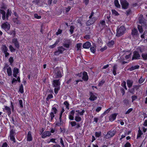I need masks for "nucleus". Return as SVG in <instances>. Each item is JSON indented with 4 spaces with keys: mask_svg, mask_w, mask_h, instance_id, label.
<instances>
[{
    "mask_svg": "<svg viewBox=\"0 0 147 147\" xmlns=\"http://www.w3.org/2000/svg\"><path fill=\"white\" fill-rule=\"evenodd\" d=\"M9 62L11 65L13 62V57H11L9 59Z\"/></svg>",
    "mask_w": 147,
    "mask_h": 147,
    "instance_id": "nucleus-51",
    "label": "nucleus"
},
{
    "mask_svg": "<svg viewBox=\"0 0 147 147\" xmlns=\"http://www.w3.org/2000/svg\"><path fill=\"white\" fill-rule=\"evenodd\" d=\"M9 48L10 51L12 52H14L16 51L15 49L11 45H10L9 46Z\"/></svg>",
    "mask_w": 147,
    "mask_h": 147,
    "instance_id": "nucleus-44",
    "label": "nucleus"
},
{
    "mask_svg": "<svg viewBox=\"0 0 147 147\" xmlns=\"http://www.w3.org/2000/svg\"><path fill=\"white\" fill-rule=\"evenodd\" d=\"M122 7L123 9H127L128 8L129 3L126 0H120Z\"/></svg>",
    "mask_w": 147,
    "mask_h": 147,
    "instance_id": "nucleus-7",
    "label": "nucleus"
},
{
    "mask_svg": "<svg viewBox=\"0 0 147 147\" xmlns=\"http://www.w3.org/2000/svg\"><path fill=\"white\" fill-rule=\"evenodd\" d=\"M52 111H53V112L55 114H56L57 113V111L56 108L55 107H52Z\"/></svg>",
    "mask_w": 147,
    "mask_h": 147,
    "instance_id": "nucleus-52",
    "label": "nucleus"
},
{
    "mask_svg": "<svg viewBox=\"0 0 147 147\" xmlns=\"http://www.w3.org/2000/svg\"><path fill=\"white\" fill-rule=\"evenodd\" d=\"M52 84L54 87L55 88L54 89L55 93L56 94L58 93V91L60 90V82L59 80H55L53 81Z\"/></svg>",
    "mask_w": 147,
    "mask_h": 147,
    "instance_id": "nucleus-2",
    "label": "nucleus"
},
{
    "mask_svg": "<svg viewBox=\"0 0 147 147\" xmlns=\"http://www.w3.org/2000/svg\"><path fill=\"white\" fill-rule=\"evenodd\" d=\"M82 79L85 81H87L88 80V76L87 73L84 71L83 73Z\"/></svg>",
    "mask_w": 147,
    "mask_h": 147,
    "instance_id": "nucleus-18",
    "label": "nucleus"
},
{
    "mask_svg": "<svg viewBox=\"0 0 147 147\" xmlns=\"http://www.w3.org/2000/svg\"><path fill=\"white\" fill-rule=\"evenodd\" d=\"M101 136V132L100 131L96 132L95 133V136L96 137H99Z\"/></svg>",
    "mask_w": 147,
    "mask_h": 147,
    "instance_id": "nucleus-34",
    "label": "nucleus"
},
{
    "mask_svg": "<svg viewBox=\"0 0 147 147\" xmlns=\"http://www.w3.org/2000/svg\"><path fill=\"white\" fill-rule=\"evenodd\" d=\"M34 17L35 18L38 19H39L41 18V16H38L37 14H34Z\"/></svg>",
    "mask_w": 147,
    "mask_h": 147,
    "instance_id": "nucleus-58",
    "label": "nucleus"
},
{
    "mask_svg": "<svg viewBox=\"0 0 147 147\" xmlns=\"http://www.w3.org/2000/svg\"><path fill=\"white\" fill-rule=\"evenodd\" d=\"M65 50V48L61 46L57 48V50L54 52V55H59L60 54H62L63 52Z\"/></svg>",
    "mask_w": 147,
    "mask_h": 147,
    "instance_id": "nucleus-8",
    "label": "nucleus"
},
{
    "mask_svg": "<svg viewBox=\"0 0 147 147\" xmlns=\"http://www.w3.org/2000/svg\"><path fill=\"white\" fill-rule=\"evenodd\" d=\"M94 47H96L95 45H94V46L92 47H91L90 48V50L91 52L93 53H94L96 51V49L94 48Z\"/></svg>",
    "mask_w": 147,
    "mask_h": 147,
    "instance_id": "nucleus-38",
    "label": "nucleus"
},
{
    "mask_svg": "<svg viewBox=\"0 0 147 147\" xmlns=\"http://www.w3.org/2000/svg\"><path fill=\"white\" fill-rule=\"evenodd\" d=\"M137 50L139 51L140 52L142 53L145 51V47L144 46L142 45L138 47L137 48Z\"/></svg>",
    "mask_w": 147,
    "mask_h": 147,
    "instance_id": "nucleus-16",
    "label": "nucleus"
},
{
    "mask_svg": "<svg viewBox=\"0 0 147 147\" xmlns=\"http://www.w3.org/2000/svg\"><path fill=\"white\" fill-rule=\"evenodd\" d=\"M111 109V108H110L106 110L105 112L103 113V114L105 115L106 114L108 113Z\"/></svg>",
    "mask_w": 147,
    "mask_h": 147,
    "instance_id": "nucleus-59",
    "label": "nucleus"
},
{
    "mask_svg": "<svg viewBox=\"0 0 147 147\" xmlns=\"http://www.w3.org/2000/svg\"><path fill=\"white\" fill-rule=\"evenodd\" d=\"M90 97L89 99V100L91 101H94L96 100L97 98V97L92 92H90Z\"/></svg>",
    "mask_w": 147,
    "mask_h": 147,
    "instance_id": "nucleus-13",
    "label": "nucleus"
},
{
    "mask_svg": "<svg viewBox=\"0 0 147 147\" xmlns=\"http://www.w3.org/2000/svg\"><path fill=\"white\" fill-rule=\"evenodd\" d=\"M8 50V49L5 45H4L3 46L2 49V51L3 53L7 52Z\"/></svg>",
    "mask_w": 147,
    "mask_h": 147,
    "instance_id": "nucleus-36",
    "label": "nucleus"
},
{
    "mask_svg": "<svg viewBox=\"0 0 147 147\" xmlns=\"http://www.w3.org/2000/svg\"><path fill=\"white\" fill-rule=\"evenodd\" d=\"M13 76L15 78L17 77V74L19 73V69L16 67H14L13 69Z\"/></svg>",
    "mask_w": 147,
    "mask_h": 147,
    "instance_id": "nucleus-21",
    "label": "nucleus"
},
{
    "mask_svg": "<svg viewBox=\"0 0 147 147\" xmlns=\"http://www.w3.org/2000/svg\"><path fill=\"white\" fill-rule=\"evenodd\" d=\"M13 20L14 23L16 24H20V21L17 18H13Z\"/></svg>",
    "mask_w": 147,
    "mask_h": 147,
    "instance_id": "nucleus-29",
    "label": "nucleus"
},
{
    "mask_svg": "<svg viewBox=\"0 0 147 147\" xmlns=\"http://www.w3.org/2000/svg\"><path fill=\"white\" fill-rule=\"evenodd\" d=\"M64 104L66 106V108H67L68 109H69V104L68 102L66 101H65L64 102Z\"/></svg>",
    "mask_w": 147,
    "mask_h": 147,
    "instance_id": "nucleus-56",
    "label": "nucleus"
},
{
    "mask_svg": "<svg viewBox=\"0 0 147 147\" xmlns=\"http://www.w3.org/2000/svg\"><path fill=\"white\" fill-rule=\"evenodd\" d=\"M114 3L116 7L118 8H120L121 6L119 3V1L118 0H115L114 1Z\"/></svg>",
    "mask_w": 147,
    "mask_h": 147,
    "instance_id": "nucleus-27",
    "label": "nucleus"
},
{
    "mask_svg": "<svg viewBox=\"0 0 147 147\" xmlns=\"http://www.w3.org/2000/svg\"><path fill=\"white\" fill-rule=\"evenodd\" d=\"M139 22L141 24V26L146 29L147 28V20L144 19L142 15L141 14L138 18Z\"/></svg>",
    "mask_w": 147,
    "mask_h": 147,
    "instance_id": "nucleus-3",
    "label": "nucleus"
},
{
    "mask_svg": "<svg viewBox=\"0 0 147 147\" xmlns=\"http://www.w3.org/2000/svg\"><path fill=\"white\" fill-rule=\"evenodd\" d=\"M112 12L113 14L115 16H118L119 15V14L118 12L114 9H112Z\"/></svg>",
    "mask_w": 147,
    "mask_h": 147,
    "instance_id": "nucleus-41",
    "label": "nucleus"
},
{
    "mask_svg": "<svg viewBox=\"0 0 147 147\" xmlns=\"http://www.w3.org/2000/svg\"><path fill=\"white\" fill-rule=\"evenodd\" d=\"M116 133V131L114 130L108 132L105 137L106 139H109L113 136Z\"/></svg>",
    "mask_w": 147,
    "mask_h": 147,
    "instance_id": "nucleus-6",
    "label": "nucleus"
},
{
    "mask_svg": "<svg viewBox=\"0 0 147 147\" xmlns=\"http://www.w3.org/2000/svg\"><path fill=\"white\" fill-rule=\"evenodd\" d=\"M53 96L52 94H49L48 95L47 97L46 98L47 101H49L50 99L53 98Z\"/></svg>",
    "mask_w": 147,
    "mask_h": 147,
    "instance_id": "nucleus-42",
    "label": "nucleus"
},
{
    "mask_svg": "<svg viewBox=\"0 0 147 147\" xmlns=\"http://www.w3.org/2000/svg\"><path fill=\"white\" fill-rule=\"evenodd\" d=\"M23 88V86L22 84L20 85L19 90V91L21 93H23L24 92Z\"/></svg>",
    "mask_w": 147,
    "mask_h": 147,
    "instance_id": "nucleus-40",
    "label": "nucleus"
},
{
    "mask_svg": "<svg viewBox=\"0 0 147 147\" xmlns=\"http://www.w3.org/2000/svg\"><path fill=\"white\" fill-rule=\"evenodd\" d=\"M100 24L101 25L102 27H105L106 25H105V20H101L100 22Z\"/></svg>",
    "mask_w": 147,
    "mask_h": 147,
    "instance_id": "nucleus-43",
    "label": "nucleus"
},
{
    "mask_svg": "<svg viewBox=\"0 0 147 147\" xmlns=\"http://www.w3.org/2000/svg\"><path fill=\"white\" fill-rule=\"evenodd\" d=\"M141 85H134L133 87L134 88L135 90H136L137 91L139 89V88L140 87Z\"/></svg>",
    "mask_w": 147,
    "mask_h": 147,
    "instance_id": "nucleus-45",
    "label": "nucleus"
},
{
    "mask_svg": "<svg viewBox=\"0 0 147 147\" xmlns=\"http://www.w3.org/2000/svg\"><path fill=\"white\" fill-rule=\"evenodd\" d=\"M140 55L139 52L137 51H135L133 52V56L132 57V59H140Z\"/></svg>",
    "mask_w": 147,
    "mask_h": 147,
    "instance_id": "nucleus-10",
    "label": "nucleus"
},
{
    "mask_svg": "<svg viewBox=\"0 0 147 147\" xmlns=\"http://www.w3.org/2000/svg\"><path fill=\"white\" fill-rule=\"evenodd\" d=\"M142 56L144 60H147V53H142Z\"/></svg>",
    "mask_w": 147,
    "mask_h": 147,
    "instance_id": "nucleus-32",
    "label": "nucleus"
},
{
    "mask_svg": "<svg viewBox=\"0 0 147 147\" xmlns=\"http://www.w3.org/2000/svg\"><path fill=\"white\" fill-rule=\"evenodd\" d=\"M70 45L68 44L64 43L63 45L64 47L66 48H69V47Z\"/></svg>",
    "mask_w": 147,
    "mask_h": 147,
    "instance_id": "nucleus-61",
    "label": "nucleus"
},
{
    "mask_svg": "<svg viewBox=\"0 0 147 147\" xmlns=\"http://www.w3.org/2000/svg\"><path fill=\"white\" fill-rule=\"evenodd\" d=\"M131 13V11L130 9H129L127 11H126V14L127 16L129 15Z\"/></svg>",
    "mask_w": 147,
    "mask_h": 147,
    "instance_id": "nucleus-53",
    "label": "nucleus"
},
{
    "mask_svg": "<svg viewBox=\"0 0 147 147\" xmlns=\"http://www.w3.org/2000/svg\"><path fill=\"white\" fill-rule=\"evenodd\" d=\"M10 25L7 22L3 23L1 25V28L6 31H8L10 29Z\"/></svg>",
    "mask_w": 147,
    "mask_h": 147,
    "instance_id": "nucleus-9",
    "label": "nucleus"
},
{
    "mask_svg": "<svg viewBox=\"0 0 147 147\" xmlns=\"http://www.w3.org/2000/svg\"><path fill=\"white\" fill-rule=\"evenodd\" d=\"M5 109L6 110V112L7 113L8 115H9L11 113V109L9 107L5 106Z\"/></svg>",
    "mask_w": 147,
    "mask_h": 147,
    "instance_id": "nucleus-24",
    "label": "nucleus"
},
{
    "mask_svg": "<svg viewBox=\"0 0 147 147\" xmlns=\"http://www.w3.org/2000/svg\"><path fill=\"white\" fill-rule=\"evenodd\" d=\"M114 44V42L113 40H111L108 43V46L109 47H112Z\"/></svg>",
    "mask_w": 147,
    "mask_h": 147,
    "instance_id": "nucleus-35",
    "label": "nucleus"
},
{
    "mask_svg": "<svg viewBox=\"0 0 147 147\" xmlns=\"http://www.w3.org/2000/svg\"><path fill=\"white\" fill-rule=\"evenodd\" d=\"M32 132L29 131L27 134V140L28 141H32Z\"/></svg>",
    "mask_w": 147,
    "mask_h": 147,
    "instance_id": "nucleus-17",
    "label": "nucleus"
},
{
    "mask_svg": "<svg viewBox=\"0 0 147 147\" xmlns=\"http://www.w3.org/2000/svg\"><path fill=\"white\" fill-rule=\"evenodd\" d=\"M54 77L55 78H61L62 76L61 72L58 68H55L54 71Z\"/></svg>",
    "mask_w": 147,
    "mask_h": 147,
    "instance_id": "nucleus-5",
    "label": "nucleus"
},
{
    "mask_svg": "<svg viewBox=\"0 0 147 147\" xmlns=\"http://www.w3.org/2000/svg\"><path fill=\"white\" fill-rule=\"evenodd\" d=\"M76 115H77L75 117V120L77 122H79L81 120V118L79 117H78L79 115L78 114H76Z\"/></svg>",
    "mask_w": 147,
    "mask_h": 147,
    "instance_id": "nucleus-30",
    "label": "nucleus"
},
{
    "mask_svg": "<svg viewBox=\"0 0 147 147\" xmlns=\"http://www.w3.org/2000/svg\"><path fill=\"white\" fill-rule=\"evenodd\" d=\"M70 29L69 30V31L70 32L71 34H72L74 32V29L75 27L73 26H70Z\"/></svg>",
    "mask_w": 147,
    "mask_h": 147,
    "instance_id": "nucleus-39",
    "label": "nucleus"
},
{
    "mask_svg": "<svg viewBox=\"0 0 147 147\" xmlns=\"http://www.w3.org/2000/svg\"><path fill=\"white\" fill-rule=\"evenodd\" d=\"M107 47L106 46H105L103 48H101L100 49V51L102 52L104 51L105 50H106L107 49Z\"/></svg>",
    "mask_w": 147,
    "mask_h": 147,
    "instance_id": "nucleus-63",
    "label": "nucleus"
},
{
    "mask_svg": "<svg viewBox=\"0 0 147 147\" xmlns=\"http://www.w3.org/2000/svg\"><path fill=\"white\" fill-rule=\"evenodd\" d=\"M12 42L14 45L15 47L19 49L20 47L19 43L17 39L16 38H13L12 39Z\"/></svg>",
    "mask_w": 147,
    "mask_h": 147,
    "instance_id": "nucleus-12",
    "label": "nucleus"
},
{
    "mask_svg": "<svg viewBox=\"0 0 147 147\" xmlns=\"http://www.w3.org/2000/svg\"><path fill=\"white\" fill-rule=\"evenodd\" d=\"M55 117L54 113L53 112H51L50 113V117H51V119L50 121H52Z\"/></svg>",
    "mask_w": 147,
    "mask_h": 147,
    "instance_id": "nucleus-37",
    "label": "nucleus"
},
{
    "mask_svg": "<svg viewBox=\"0 0 147 147\" xmlns=\"http://www.w3.org/2000/svg\"><path fill=\"white\" fill-rule=\"evenodd\" d=\"M117 115V114L115 113L110 115L109 117L110 121H112L115 120L116 119Z\"/></svg>",
    "mask_w": 147,
    "mask_h": 147,
    "instance_id": "nucleus-20",
    "label": "nucleus"
},
{
    "mask_svg": "<svg viewBox=\"0 0 147 147\" xmlns=\"http://www.w3.org/2000/svg\"><path fill=\"white\" fill-rule=\"evenodd\" d=\"M70 124L72 127L74 126L77 125L75 121H71L70 122Z\"/></svg>",
    "mask_w": 147,
    "mask_h": 147,
    "instance_id": "nucleus-55",
    "label": "nucleus"
},
{
    "mask_svg": "<svg viewBox=\"0 0 147 147\" xmlns=\"http://www.w3.org/2000/svg\"><path fill=\"white\" fill-rule=\"evenodd\" d=\"M11 11H10L9 9L7 10V13L6 14V18L8 20V17L11 15Z\"/></svg>",
    "mask_w": 147,
    "mask_h": 147,
    "instance_id": "nucleus-28",
    "label": "nucleus"
},
{
    "mask_svg": "<svg viewBox=\"0 0 147 147\" xmlns=\"http://www.w3.org/2000/svg\"><path fill=\"white\" fill-rule=\"evenodd\" d=\"M13 127H11L10 131L9 137L10 140L12 141L13 142H16L15 138L14 137L15 135H16V133L15 132V129L13 128Z\"/></svg>",
    "mask_w": 147,
    "mask_h": 147,
    "instance_id": "nucleus-4",
    "label": "nucleus"
},
{
    "mask_svg": "<svg viewBox=\"0 0 147 147\" xmlns=\"http://www.w3.org/2000/svg\"><path fill=\"white\" fill-rule=\"evenodd\" d=\"M117 64H115L113 67L112 72L114 76H115L116 74V71L117 69Z\"/></svg>",
    "mask_w": 147,
    "mask_h": 147,
    "instance_id": "nucleus-19",
    "label": "nucleus"
},
{
    "mask_svg": "<svg viewBox=\"0 0 147 147\" xmlns=\"http://www.w3.org/2000/svg\"><path fill=\"white\" fill-rule=\"evenodd\" d=\"M82 45L81 43H78L76 45L77 48L78 49V50H80L81 47Z\"/></svg>",
    "mask_w": 147,
    "mask_h": 147,
    "instance_id": "nucleus-46",
    "label": "nucleus"
},
{
    "mask_svg": "<svg viewBox=\"0 0 147 147\" xmlns=\"http://www.w3.org/2000/svg\"><path fill=\"white\" fill-rule=\"evenodd\" d=\"M128 91L129 92L133 94H134V92L135 91V90L134 89V88H133L131 89H129L128 90Z\"/></svg>",
    "mask_w": 147,
    "mask_h": 147,
    "instance_id": "nucleus-48",
    "label": "nucleus"
},
{
    "mask_svg": "<svg viewBox=\"0 0 147 147\" xmlns=\"http://www.w3.org/2000/svg\"><path fill=\"white\" fill-rule=\"evenodd\" d=\"M133 110L132 108H130L126 112L125 114H128L130 113Z\"/></svg>",
    "mask_w": 147,
    "mask_h": 147,
    "instance_id": "nucleus-57",
    "label": "nucleus"
},
{
    "mask_svg": "<svg viewBox=\"0 0 147 147\" xmlns=\"http://www.w3.org/2000/svg\"><path fill=\"white\" fill-rule=\"evenodd\" d=\"M127 83L128 87L130 88L132 86L133 82L132 80H127Z\"/></svg>",
    "mask_w": 147,
    "mask_h": 147,
    "instance_id": "nucleus-23",
    "label": "nucleus"
},
{
    "mask_svg": "<svg viewBox=\"0 0 147 147\" xmlns=\"http://www.w3.org/2000/svg\"><path fill=\"white\" fill-rule=\"evenodd\" d=\"M62 32V30L61 29H59L58 30V31L56 33V34L57 35H58L59 34H60Z\"/></svg>",
    "mask_w": 147,
    "mask_h": 147,
    "instance_id": "nucleus-62",
    "label": "nucleus"
},
{
    "mask_svg": "<svg viewBox=\"0 0 147 147\" xmlns=\"http://www.w3.org/2000/svg\"><path fill=\"white\" fill-rule=\"evenodd\" d=\"M105 82V81L104 80H102L101 81H100L99 82L98 84V86H102L103 85V84Z\"/></svg>",
    "mask_w": 147,
    "mask_h": 147,
    "instance_id": "nucleus-47",
    "label": "nucleus"
},
{
    "mask_svg": "<svg viewBox=\"0 0 147 147\" xmlns=\"http://www.w3.org/2000/svg\"><path fill=\"white\" fill-rule=\"evenodd\" d=\"M51 133L49 131H45L42 134V138H44L47 136H49L51 135Z\"/></svg>",
    "mask_w": 147,
    "mask_h": 147,
    "instance_id": "nucleus-14",
    "label": "nucleus"
},
{
    "mask_svg": "<svg viewBox=\"0 0 147 147\" xmlns=\"http://www.w3.org/2000/svg\"><path fill=\"white\" fill-rule=\"evenodd\" d=\"M87 21L86 22V24L87 26H89L93 24L96 20V19L95 18H93Z\"/></svg>",
    "mask_w": 147,
    "mask_h": 147,
    "instance_id": "nucleus-11",
    "label": "nucleus"
},
{
    "mask_svg": "<svg viewBox=\"0 0 147 147\" xmlns=\"http://www.w3.org/2000/svg\"><path fill=\"white\" fill-rule=\"evenodd\" d=\"M0 13L2 14V18L3 20H5L6 18V14L5 12L2 9H0Z\"/></svg>",
    "mask_w": 147,
    "mask_h": 147,
    "instance_id": "nucleus-22",
    "label": "nucleus"
},
{
    "mask_svg": "<svg viewBox=\"0 0 147 147\" xmlns=\"http://www.w3.org/2000/svg\"><path fill=\"white\" fill-rule=\"evenodd\" d=\"M7 72L8 74V75L9 76H10L12 75V71L10 67H9L7 69Z\"/></svg>",
    "mask_w": 147,
    "mask_h": 147,
    "instance_id": "nucleus-26",
    "label": "nucleus"
},
{
    "mask_svg": "<svg viewBox=\"0 0 147 147\" xmlns=\"http://www.w3.org/2000/svg\"><path fill=\"white\" fill-rule=\"evenodd\" d=\"M64 43L70 45L71 43L70 40H65Z\"/></svg>",
    "mask_w": 147,
    "mask_h": 147,
    "instance_id": "nucleus-64",
    "label": "nucleus"
},
{
    "mask_svg": "<svg viewBox=\"0 0 147 147\" xmlns=\"http://www.w3.org/2000/svg\"><path fill=\"white\" fill-rule=\"evenodd\" d=\"M138 34V31L136 29L134 28L132 30L131 34L133 36L137 35Z\"/></svg>",
    "mask_w": 147,
    "mask_h": 147,
    "instance_id": "nucleus-25",
    "label": "nucleus"
},
{
    "mask_svg": "<svg viewBox=\"0 0 147 147\" xmlns=\"http://www.w3.org/2000/svg\"><path fill=\"white\" fill-rule=\"evenodd\" d=\"M8 34L10 35H12L13 37H15L16 35V31L15 30H11L9 32Z\"/></svg>",
    "mask_w": 147,
    "mask_h": 147,
    "instance_id": "nucleus-31",
    "label": "nucleus"
},
{
    "mask_svg": "<svg viewBox=\"0 0 147 147\" xmlns=\"http://www.w3.org/2000/svg\"><path fill=\"white\" fill-rule=\"evenodd\" d=\"M131 146L129 142H127L125 145L124 147H130Z\"/></svg>",
    "mask_w": 147,
    "mask_h": 147,
    "instance_id": "nucleus-54",
    "label": "nucleus"
},
{
    "mask_svg": "<svg viewBox=\"0 0 147 147\" xmlns=\"http://www.w3.org/2000/svg\"><path fill=\"white\" fill-rule=\"evenodd\" d=\"M137 98V96L136 95L132 96H131L132 102H133Z\"/></svg>",
    "mask_w": 147,
    "mask_h": 147,
    "instance_id": "nucleus-49",
    "label": "nucleus"
},
{
    "mask_svg": "<svg viewBox=\"0 0 147 147\" xmlns=\"http://www.w3.org/2000/svg\"><path fill=\"white\" fill-rule=\"evenodd\" d=\"M91 43L89 42H86L83 44V47L85 49H89Z\"/></svg>",
    "mask_w": 147,
    "mask_h": 147,
    "instance_id": "nucleus-15",
    "label": "nucleus"
},
{
    "mask_svg": "<svg viewBox=\"0 0 147 147\" xmlns=\"http://www.w3.org/2000/svg\"><path fill=\"white\" fill-rule=\"evenodd\" d=\"M123 102L125 105H127L129 103V100L127 99H125L123 100Z\"/></svg>",
    "mask_w": 147,
    "mask_h": 147,
    "instance_id": "nucleus-60",
    "label": "nucleus"
},
{
    "mask_svg": "<svg viewBox=\"0 0 147 147\" xmlns=\"http://www.w3.org/2000/svg\"><path fill=\"white\" fill-rule=\"evenodd\" d=\"M143 26L140 25L138 26V29L140 33H141L143 32V30L142 29Z\"/></svg>",
    "mask_w": 147,
    "mask_h": 147,
    "instance_id": "nucleus-33",
    "label": "nucleus"
},
{
    "mask_svg": "<svg viewBox=\"0 0 147 147\" xmlns=\"http://www.w3.org/2000/svg\"><path fill=\"white\" fill-rule=\"evenodd\" d=\"M126 28L125 27L122 26L119 27H118L117 30L116 36L117 37H120L123 35L125 33Z\"/></svg>",
    "mask_w": 147,
    "mask_h": 147,
    "instance_id": "nucleus-1",
    "label": "nucleus"
},
{
    "mask_svg": "<svg viewBox=\"0 0 147 147\" xmlns=\"http://www.w3.org/2000/svg\"><path fill=\"white\" fill-rule=\"evenodd\" d=\"M19 104L20 106V107L22 108L23 107V102L22 100L20 99L19 100Z\"/></svg>",
    "mask_w": 147,
    "mask_h": 147,
    "instance_id": "nucleus-50",
    "label": "nucleus"
}]
</instances>
